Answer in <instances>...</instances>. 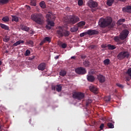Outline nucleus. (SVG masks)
<instances>
[{
	"instance_id": "obj_1",
	"label": "nucleus",
	"mask_w": 131,
	"mask_h": 131,
	"mask_svg": "<svg viewBox=\"0 0 131 131\" xmlns=\"http://www.w3.org/2000/svg\"><path fill=\"white\" fill-rule=\"evenodd\" d=\"M112 18L108 17L106 18L101 17L98 22V25L101 28H105L109 26V28H113L115 26V23H112Z\"/></svg>"
},
{
	"instance_id": "obj_2",
	"label": "nucleus",
	"mask_w": 131,
	"mask_h": 131,
	"mask_svg": "<svg viewBox=\"0 0 131 131\" xmlns=\"http://www.w3.org/2000/svg\"><path fill=\"white\" fill-rule=\"evenodd\" d=\"M56 36L58 38H62L63 36L64 37H68L70 35V32L64 29V27L59 26L56 29Z\"/></svg>"
},
{
	"instance_id": "obj_3",
	"label": "nucleus",
	"mask_w": 131,
	"mask_h": 131,
	"mask_svg": "<svg viewBox=\"0 0 131 131\" xmlns=\"http://www.w3.org/2000/svg\"><path fill=\"white\" fill-rule=\"evenodd\" d=\"M47 25L46 26L47 29L50 30L51 27L55 26V23L52 20H55L56 17L53 15L51 12H48L46 15Z\"/></svg>"
},
{
	"instance_id": "obj_4",
	"label": "nucleus",
	"mask_w": 131,
	"mask_h": 131,
	"mask_svg": "<svg viewBox=\"0 0 131 131\" xmlns=\"http://www.w3.org/2000/svg\"><path fill=\"white\" fill-rule=\"evenodd\" d=\"M31 18L33 21H34L37 24L39 25H42L43 24V15L41 13H34L31 15Z\"/></svg>"
},
{
	"instance_id": "obj_5",
	"label": "nucleus",
	"mask_w": 131,
	"mask_h": 131,
	"mask_svg": "<svg viewBox=\"0 0 131 131\" xmlns=\"http://www.w3.org/2000/svg\"><path fill=\"white\" fill-rule=\"evenodd\" d=\"M130 54L128 51H123L120 52L118 55L117 56V58L118 60H123L124 59H128L129 58V56Z\"/></svg>"
},
{
	"instance_id": "obj_6",
	"label": "nucleus",
	"mask_w": 131,
	"mask_h": 131,
	"mask_svg": "<svg viewBox=\"0 0 131 131\" xmlns=\"http://www.w3.org/2000/svg\"><path fill=\"white\" fill-rule=\"evenodd\" d=\"M84 93L82 92H74L73 94V98L75 100H78V101H81L84 99Z\"/></svg>"
},
{
	"instance_id": "obj_7",
	"label": "nucleus",
	"mask_w": 131,
	"mask_h": 131,
	"mask_svg": "<svg viewBox=\"0 0 131 131\" xmlns=\"http://www.w3.org/2000/svg\"><path fill=\"white\" fill-rule=\"evenodd\" d=\"M69 21L71 24H75V23L79 22L80 19L79 17L76 15H71L70 16Z\"/></svg>"
},
{
	"instance_id": "obj_8",
	"label": "nucleus",
	"mask_w": 131,
	"mask_h": 131,
	"mask_svg": "<svg viewBox=\"0 0 131 131\" xmlns=\"http://www.w3.org/2000/svg\"><path fill=\"white\" fill-rule=\"evenodd\" d=\"M129 33V32L126 30L125 29L122 31V32L120 34V38L122 40H124L126 37H127L128 34Z\"/></svg>"
},
{
	"instance_id": "obj_9",
	"label": "nucleus",
	"mask_w": 131,
	"mask_h": 131,
	"mask_svg": "<svg viewBox=\"0 0 131 131\" xmlns=\"http://www.w3.org/2000/svg\"><path fill=\"white\" fill-rule=\"evenodd\" d=\"M75 72L77 74H80L81 75H83V74H85V73H86V70L85 69L81 67L76 69Z\"/></svg>"
},
{
	"instance_id": "obj_10",
	"label": "nucleus",
	"mask_w": 131,
	"mask_h": 131,
	"mask_svg": "<svg viewBox=\"0 0 131 131\" xmlns=\"http://www.w3.org/2000/svg\"><path fill=\"white\" fill-rule=\"evenodd\" d=\"M89 7H90L91 9L93 8H97L98 7V3L93 1L90 0L88 3Z\"/></svg>"
},
{
	"instance_id": "obj_11",
	"label": "nucleus",
	"mask_w": 131,
	"mask_h": 131,
	"mask_svg": "<svg viewBox=\"0 0 131 131\" xmlns=\"http://www.w3.org/2000/svg\"><path fill=\"white\" fill-rule=\"evenodd\" d=\"M87 35L90 36L92 35H95L96 34H99V31L96 30H89L86 31Z\"/></svg>"
},
{
	"instance_id": "obj_12",
	"label": "nucleus",
	"mask_w": 131,
	"mask_h": 131,
	"mask_svg": "<svg viewBox=\"0 0 131 131\" xmlns=\"http://www.w3.org/2000/svg\"><path fill=\"white\" fill-rule=\"evenodd\" d=\"M52 90H54V91H56V92L60 93V92L62 91V85L61 84H57L55 86H53Z\"/></svg>"
},
{
	"instance_id": "obj_13",
	"label": "nucleus",
	"mask_w": 131,
	"mask_h": 131,
	"mask_svg": "<svg viewBox=\"0 0 131 131\" xmlns=\"http://www.w3.org/2000/svg\"><path fill=\"white\" fill-rule=\"evenodd\" d=\"M89 89L91 92H92V93H94V94H98V88L97 86L92 85L89 87Z\"/></svg>"
},
{
	"instance_id": "obj_14",
	"label": "nucleus",
	"mask_w": 131,
	"mask_h": 131,
	"mask_svg": "<svg viewBox=\"0 0 131 131\" xmlns=\"http://www.w3.org/2000/svg\"><path fill=\"white\" fill-rule=\"evenodd\" d=\"M126 74L127 76L126 77L125 79H126L127 81H129L131 79V68H129L127 70V72H126Z\"/></svg>"
},
{
	"instance_id": "obj_15",
	"label": "nucleus",
	"mask_w": 131,
	"mask_h": 131,
	"mask_svg": "<svg viewBox=\"0 0 131 131\" xmlns=\"http://www.w3.org/2000/svg\"><path fill=\"white\" fill-rule=\"evenodd\" d=\"M123 12H126L127 13H128L129 14H130L131 13V6L128 5L126 7H124L122 8Z\"/></svg>"
},
{
	"instance_id": "obj_16",
	"label": "nucleus",
	"mask_w": 131,
	"mask_h": 131,
	"mask_svg": "<svg viewBox=\"0 0 131 131\" xmlns=\"http://www.w3.org/2000/svg\"><path fill=\"white\" fill-rule=\"evenodd\" d=\"M97 78L99 82L101 83L105 82V77L102 75H98L97 76Z\"/></svg>"
},
{
	"instance_id": "obj_17",
	"label": "nucleus",
	"mask_w": 131,
	"mask_h": 131,
	"mask_svg": "<svg viewBox=\"0 0 131 131\" xmlns=\"http://www.w3.org/2000/svg\"><path fill=\"white\" fill-rule=\"evenodd\" d=\"M38 69L41 70V71H43L46 69V63H41L38 66Z\"/></svg>"
},
{
	"instance_id": "obj_18",
	"label": "nucleus",
	"mask_w": 131,
	"mask_h": 131,
	"mask_svg": "<svg viewBox=\"0 0 131 131\" xmlns=\"http://www.w3.org/2000/svg\"><path fill=\"white\" fill-rule=\"evenodd\" d=\"M20 28L21 30H23L24 31H27V32H28V31L30 30V29L29 28V27L26 26H24V25H21L20 26Z\"/></svg>"
},
{
	"instance_id": "obj_19",
	"label": "nucleus",
	"mask_w": 131,
	"mask_h": 131,
	"mask_svg": "<svg viewBox=\"0 0 131 131\" xmlns=\"http://www.w3.org/2000/svg\"><path fill=\"white\" fill-rule=\"evenodd\" d=\"M0 27L2 29H4L5 30H9L10 27L9 26L4 24H0Z\"/></svg>"
},
{
	"instance_id": "obj_20",
	"label": "nucleus",
	"mask_w": 131,
	"mask_h": 131,
	"mask_svg": "<svg viewBox=\"0 0 131 131\" xmlns=\"http://www.w3.org/2000/svg\"><path fill=\"white\" fill-rule=\"evenodd\" d=\"M87 79L88 81H90V82H93V81H95V77L92 75L88 76Z\"/></svg>"
},
{
	"instance_id": "obj_21",
	"label": "nucleus",
	"mask_w": 131,
	"mask_h": 131,
	"mask_svg": "<svg viewBox=\"0 0 131 131\" xmlns=\"http://www.w3.org/2000/svg\"><path fill=\"white\" fill-rule=\"evenodd\" d=\"M24 42V40H19L13 44V47H17V46H19V45H21V43H23Z\"/></svg>"
},
{
	"instance_id": "obj_22",
	"label": "nucleus",
	"mask_w": 131,
	"mask_h": 131,
	"mask_svg": "<svg viewBox=\"0 0 131 131\" xmlns=\"http://www.w3.org/2000/svg\"><path fill=\"white\" fill-rule=\"evenodd\" d=\"M43 40L44 41V42H51V41L52 40V38L50 37H46L43 38Z\"/></svg>"
},
{
	"instance_id": "obj_23",
	"label": "nucleus",
	"mask_w": 131,
	"mask_h": 131,
	"mask_svg": "<svg viewBox=\"0 0 131 131\" xmlns=\"http://www.w3.org/2000/svg\"><path fill=\"white\" fill-rule=\"evenodd\" d=\"M67 74V72L65 70H61L59 72L60 76H65Z\"/></svg>"
},
{
	"instance_id": "obj_24",
	"label": "nucleus",
	"mask_w": 131,
	"mask_h": 131,
	"mask_svg": "<svg viewBox=\"0 0 131 131\" xmlns=\"http://www.w3.org/2000/svg\"><path fill=\"white\" fill-rule=\"evenodd\" d=\"M114 3V0H107L106 5L108 6V7H111Z\"/></svg>"
},
{
	"instance_id": "obj_25",
	"label": "nucleus",
	"mask_w": 131,
	"mask_h": 131,
	"mask_svg": "<svg viewBox=\"0 0 131 131\" xmlns=\"http://www.w3.org/2000/svg\"><path fill=\"white\" fill-rule=\"evenodd\" d=\"M12 21H15V22H18L19 21V18L18 17L15 16V15H12Z\"/></svg>"
},
{
	"instance_id": "obj_26",
	"label": "nucleus",
	"mask_w": 131,
	"mask_h": 131,
	"mask_svg": "<svg viewBox=\"0 0 131 131\" xmlns=\"http://www.w3.org/2000/svg\"><path fill=\"white\" fill-rule=\"evenodd\" d=\"M78 30V27L75 26L71 28V32H76Z\"/></svg>"
},
{
	"instance_id": "obj_27",
	"label": "nucleus",
	"mask_w": 131,
	"mask_h": 131,
	"mask_svg": "<svg viewBox=\"0 0 131 131\" xmlns=\"http://www.w3.org/2000/svg\"><path fill=\"white\" fill-rule=\"evenodd\" d=\"M39 6L42 8V9H46V3H45V2H41L39 4Z\"/></svg>"
},
{
	"instance_id": "obj_28",
	"label": "nucleus",
	"mask_w": 131,
	"mask_h": 131,
	"mask_svg": "<svg viewBox=\"0 0 131 131\" xmlns=\"http://www.w3.org/2000/svg\"><path fill=\"white\" fill-rule=\"evenodd\" d=\"M107 47L108 48V50H115V49H116V47H115V46L111 45L110 44L107 45Z\"/></svg>"
},
{
	"instance_id": "obj_29",
	"label": "nucleus",
	"mask_w": 131,
	"mask_h": 131,
	"mask_svg": "<svg viewBox=\"0 0 131 131\" xmlns=\"http://www.w3.org/2000/svg\"><path fill=\"white\" fill-rule=\"evenodd\" d=\"M26 45H28V46H29V47H33V42L32 40H29V41H27L26 42Z\"/></svg>"
},
{
	"instance_id": "obj_30",
	"label": "nucleus",
	"mask_w": 131,
	"mask_h": 131,
	"mask_svg": "<svg viewBox=\"0 0 131 131\" xmlns=\"http://www.w3.org/2000/svg\"><path fill=\"white\" fill-rule=\"evenodd\" d=\"M85 25V22L82 21H80L79 23H78V26H79V27H81L82 26H84Z\"/></svg>"
},
{
	"instance_id": "obj_31",
	"label": "nucleus",
	"mask_w": 131,
	"mask_h": 131,
	"mask_svg": "<svg viewBox=\"0 0 131 131\" xmlns=\"http://www.w3.org/2000/svg\"><path fill=\"white\" fill-rule=\"evenodd\" d=\"M10 2V0H0V5L2 4V5H5L6 4H8Z\"/></svg>"
},
{
	"instance_id": "obj_32",
	"label": "nucleus",
	"mask_w": 131,
	"mask_h": 131,
	"mask_svg": "<svg viewBox=\"0 0 131 131\" xmlns=\"http://www.w3.org/2000/svg\"><path fill=\"white\" fill-rule=\"evenodd\" d=\"M10 18L8 16H4L2 18V21L4 22H9Z\"/></svg>"
},
{
	"instance_id": "obj_33",
	"label": "nucleus",
	"mask_w": 131,
	"mask_h": 131,
	"mask_svg": "<svg viewBox=\"0 0 131 131\" xmlns=\"http://www.w3.org/2000/svg\"><path fill=\"white\" fill-rule=\"evenodd\" d=\"M30 5L35 7L36 6V0H31Z\"/></svg>"
},
{
	"instance_id": "obj_34",
	"label": "nucleus",
	"mask_w": 131,
	"mask_h": 131,
	"mask_svg": "<svg viewBox=\"0 0 131 131\" xmlns=\"http://www.w3.org/2000/svg\"><path fill=\"white\" fill-rule=\"evenodd\" d=\"M108 128H114V124L113 123H108L107 124Z\"/></svg>"
},
{
	"instance_id": "obj_35",
	"label": "nucleus",
	"mask_w": 131,
	"mask_h": 131,
	"mask_svg": "<svg viewBox=\"0 0 131 131\" xmlns=\"http://www.w3.org/2000/svg\"><path fill=\"white\" fill-rule=\"evenodd\" d=\"M103 63H104V65H109V64H110V59H105L103 61Z\"/></svg>"
},
{
	"instance_id": "obj_36",
	"label": "nucleus",
	"mask_w": 131,
	"mask_h": 131,
	"mask_svg": "<svg viewBox=\"0 0 131 131\" xmlns=\"http://www.w3.org/2000/svg\"><path fill=\"white\" fill-rule=\"evenodd\" d=\"M4 41L5 42H8L9 40H10V37L8 36H6L4 38H3Z\"/></svg>"
},
{
	"instance_id": "obj_37",
	"label": "nucleus",
	"mask_w": 131,
	"mask_h": 131,
	"mask_svg": "<svg viewBox=\"0 0 131 131\" xmlns=\"http://www.w3.org/2000/svg\"><path fill=\"white\" fill-rule=\"evenodd\" d=\"M83 64L85 67H89V66H90V62L86 60L84 61Z\"/></svg>"
},
{
	"instance_id": "obj_38",
	"label": "nucleus",
	"mask_w": 131,
	"mask_h": 131,
	"mask_svg": "<svg viewBox=\"0 0 131 131\" xmlns=\"http://www.w3.org/2000/svg\"><path fill=\"white\" fill-rule=\"evenodd\" d=\"M30 54H31V52H30V50H27L25 53V56L27 57V56H29V55H30Z\"/></svg>"
},
{
	"instance_id": "obj_39",
	"label": "nucleus",
	"mask_w": 131,
	"mask_h": 131,
	"mask_svg": "<svg viewBox=\"0 0 131 131\" xmlns=\"http://www.w3.org/2000/svg\"><path fill=\"white\" fill-rule=\"evenodd\" d=\"M92 103V100L91 99H88L86 101V107H88L90 104Z\"/></svg>"
},
{
	"instance_id": "obj_40",
	"label": "nucleus",
	"mask_w": 131,
	"mask_h": 131,
	"mask_svg": "<svg viewBox=\"0 0 131 131\" xmlns=\"http://www.w3.org/2000/svg\"><path fill=\"white\" fill-rule=\"evenodd\" d=\"M78 6H82L83 5V0H78Z\"/></svg>"
},
{
	"instance_id": "obj_41",
	"label": "nucleus",
	"mask_w": 131,
	"mask_h": 131,
	"mask_svg": "<svg viewBox=\"0 0 131 131\" xmlns=\"http://www.w3.org/2000/svg\"><path fill=\"white\" fill-rule=\"evenodd\" d=\"M88 35V33L87 32H83L80 34V37H83V36Z\"/></svg>"
},
{
	"instance_id": "obj_42",
	"label": "nucleus",
	"mask_w": 131,
	"mask_h": 131,
	"mask_svg": "<svg viewBox=\"0 0 131 131\" xmlns=\"http://www.w3.org/2000/svg\"><path fill=\"white\" fill-rule=\"evenodd\" d=\"M120 39H119V37L118 36H115L114 37V41H117V42H119L120 41Z\"/></svg>"
},
{
	"instance_id": "obj_43",
	"label": "nucleus",
	"mask_w": 131,
	"mask_h": 131,
	"mask_svg": "<svg viewBox=\"0 0 131 131\" xmlns=\"http://www.w3.org/2000/svg\"><path fill=\"white\" fill-rule=\"evenodd\" d=\"M116 85L118 86V88H120V89H123L124 88V86H123V85L118 83H117L116 84Z\"/></svg>"
},
{
	"instance_id": "obj_44",
	"label": "nucleus",
	"mask_w": 131,
	"mask_h": 131,
	"mask_svg": "<svg viewBox=\"0 0 131 131\" xmlns=\"http://www.w3.org/2000/svg\"><path fill=\"white\" fill-rule=\"evenodd\" d=\"M96 48V45H90L89 47V49H90V50H94V49Z\"/></svg>"
},
{
	"instance_id": "obj_45",
	"label": "nucleus",
	"mask_w": 131,
	"mask_h": 131,
	"mask_svg": "<svg viewBox=\"0 0 131 131\" xmlns=\"http://www.w3.org/2000/svg\"><path fill=\"white\" fill-rule=\"evenodd\" d=\"M61 48L62 49H66L67 48V44L63 43L61 45Z\"/></svg>"
},
{
	"instance_id": "obj_46",
	"label": "nucleus",
	"mask_w": 131,
	"mask_h": 131,
	"mask_svg": "<svg viewBox=\"0 0 131 131\" xmlns=\"http://www.w3.org/2000/svg\"><path fill=\"white\" fill-rule=\"evenodd\" d=\"M34 58H35V56H32L29 57V60L30 61H32V60H34Z\"/></svg>"
},
{
	"instance_id": "obj_47",
	"label": "nucleus",
	"mask_w": 131,
	"mask_h": 131,
	"mask_svg": "<svg viewBox=\"0 0 131 131\" xmlns=\"http://www.w3.org/2000/svg\"><path fill=\"white\" fill-rule=\"evenodd\" d=\"M119 21H120V22H121V23H123L124 22H125V19H124V18H122V19H119Z\"/></svg>"
},
{
	"instance_id": "obj_48",
	"label": "nucleus",
	"mask_w": 131,
	"mask_h": 131,
	"mask_svg": "<svg viewBox=\"0 0 131 131\" xmlns=\"http://www.w3.org/2000/svg\"><path fill=\"white\" fill-rule=\"evenodd\" d=\"M117 24L118 26L122 25V23H121V21L118 20V21L117 23Z\"/></svg>"
},
{
	"instance_id": "obj_49",
	"label": "nucleus",
	"mask_w": 131,
	"mask_h": 131,
	"mask_svg": "<svg viewBox=\"0 0 131 131\" xmlns=\"http://www.w3.org/2000/svg\"><path fill=\"white\" fill-rule=\"evenodd\" d=\"M100 129H103L104 128V124H101L100 126Z\"/></svg>"
},
{
	"instance_id": "obj_50",
	"label": "nucleus",
	"mask_w": 131,
	"mask_h": 131,
	"mask_svg": "<svg viewBox=\"0 0 131 131\" xmlns=\"http://www.w3.org/2000/svg\"><path fill=\"white\" fill-rule=\"evenodd\" d=\"M43 43H46L45 42L42 40L41 42L39 43V46H42Z\"/></svg>"
},
{
	"instance_id": "obj_51",
	"label": "nucleus",
	"mask_w": 131,
	"mask_h": 131,
	"mask_svg": "<svg viewBox=\"0 0 131 131\" xmlns=\"http://www.w3.org/2000/svg\"><path fill=\"white\" fill-rule=\"evenodd\" d=\"M81 58V59H85V58H86V56H85V55H82Z\"/></svg>"
},
{
	"instance_id": "obj_52",
	"label": "nucleus",
	"mask_w": 131,
	"mask_h": 131,
	"mask_svg": "<svg viewBox=\"0 0 131 131\" xmlns=\"http://www.w3.org/2000/svg\"><path fill=\"white\" fill-rule=\"evenodd\" d=\"M59 57H60V55H57L55 57L54 59H55V60H57V59H59Z\"/></svg>"
},
{
	"instance_id": "obj_53",
	"label": "nucleus",
	"mask_w": 131,
	"mask_h": 131,
	"mask_svg": "<svg viewBox=\"0 0 131 131\" xmlns=\"http://www.w3.org/2000/svg\"><path fill=\"white\" fill-rule=\"evenodd\" d=\"M26 7H27L28 10H30V9H31L30 8V6H26Z\"/></svg>"
},
{
	"instance_id": "obj_54",
	"label": "nucleus",
	"mask_w": 131,
	"mask_h": 131,
	"mask_svg": "<svg viewBox=\"0 0 131 131\" xmlns=\"http://www.w3.org/2000/svg\"><path fill=\"white\" fill-rule=\"evenodd\" d=\"M111 100V97H108V100H106V101H107V102H110Z\"/></svg>"
},
{
	"instance_id": "obj_55",
	"label": "nucleus",
	"mask_w": 131,
	"mask_h": 131,
	"mask_svg": "<svg viewBox=\"0 0 131 131\" xmlns=\"http://www.w3.org/2000/svg\"><path fill=\"white\" fill-rule=\"evenodd\" d=\"M119 2H126V0H118Z\"/></svg>"
},
{
	"instance_id": "obj_56",
	"label": "nucleus",
	"mask_w": 131,
	"mask_h": 131,
	"mask_svg": "<svg viewBox=\"0 0 131 131\" xmlns=\"http://www.w3.org/2000/svg\"><path fill=\"white\" fill-rule=\"evenodd\" d=\"M75 58H76L75 56H72V57H71V59H75Z\"/></svg>"
},
{
	"instance_id": "obj_57",
	"label": "nucleus",
	"mask_w": 131,
	"mask_h": 131,
	"mask_svg": "<svg viewBox=\"0 0 131 131\" xmlns=\"http://www.w3.org/2000/svg\"><path fill=\"white\" fill-rule=\"evenodd\" d=\"M5 53H6V54H8V53H9V51H7V50H6V51H5Z\"/></svg>"
},
{
	"instance_id": "obj_58",
	"label": "nucleus",
	"mask_w": 131,
	"mask_h": 131,
	"mask_svg": "<svg viewBox=\"0 0 131 131\" xmlns=\"http://www.w3.org/2000/svg\"><path fill=\"white\" fill-rule=\"evenodd\" d=\"M2 64V61L0 60V65Z\"/></svg>"
},
{
	"instance_id": "obj_59",
	"label": "nucleus",
	"mask_w": 131,
	"mask_h": 131,
	"mask_svg": "<svg viewBox=\"0 0 131 131\" xmlns=\"http://www.w3.org/2000/svg\"><path fill=\"white\" fill-rule=\"evenodd\" d=\"M1 71H2V69L1 68H0V72H1Z\"/></svg>"
},
{
	"instance_id": "obj_60",
	"label": "nucleus",
	"mask_w": 131,
	"mask_h": 131,
	"mask_svg": "<svg viewBox=\"0 0 131 131\" xmlns=\"http://www.w3.org/2000/svg\"><path fill=\"white\" fill-rule=\"evenodd\" d=\"M1 128H2V126H0V129H1Z\"/></svg>"
},
{
	"instance_id": "obj_61",
	"label": "nucleus",
	"mask_w": 131,
	"mask_h": 131,
	"mask_svg": "<svg viewBox=\"0 0 131 131\" xmlns=\"http://www.w3.org/2000/svg\"><path fill=\"white\" fill-rule=\"evenodd\" d=\"M113 122V123H115V122Z\"/></svg>"
},
{
	"instance_id": "obj_62",
	"label": "nucleus",
	"mask_w": 131,
	"mask_h": 131,
	"mask_svg": "<svg viewBox=\"0 0 131 131\" xmlns=\"http://www.w3.org/2000/svg\"><path fill=\"white\" fill-rule=\"evenodd\" d=\"M115 92H116V90H115Z\"/></svg>"
}]
</instances>
